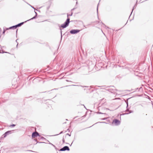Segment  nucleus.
Masks as SVG:
<instances>
[{
    "label": "nucleus",
    "mask_w": 153,
    "mask_h": 153,
    "mask_svg": "<svg viewBox=\"0 0 153 153\" xmlns=\"http://www.w3.org/2000/svg\"><path fill=\"white\" fill-rule=\"evenodd\" d=\"M112 123H114L116 126H118L120 124V122L119 120L117 119H115L113 120Z\"/></svg>",
    "instance_id": "1"
},
{
    "label": "nucleus",
    "mask_w": 153,
    "mask_h": 153,
    "mask_svg": "<svg viewBox=\"0 0 153 153\" xmlns=\"http://www.w3.org/2000/svg\"><path fill=\"white\" fill-rule=\"evenodd\" d=\"M80 31V30L77 29H73L71 30L70 31L71 33L72 34H76Z\"/></svg>",
    "instance_id": "2"
},
{
    "label": "nucleus",
    "mask_w": 153,
    "mask_h": 153,
    "mask_svg": "<svg viewBox=\"0 0 153 153\" xmlns=\"http://www.w3.org/2000/svg\"><path fill=\"white\" fill-rule=\"evenodd\" d=\"M69 150H70V149H69V147L68 146H65L62 148L60 149L59 150V151H65L66 150L69 151Z\"/></svg>",
    "instance_id": "3"
},
{
    "label": "nucleus",
    "mask_w": 153,
    "mask_h": 153,
    "mask_svg": "<svg viewBox=\"0 0 153 153\" xmlns=\"http://www.w3.org/2000/svg\"><path fill=\"white\" fill-rule=\"evenodd\" d=\"M12 131H9L6 132L4 134H3V136L4 137H5L7 135L12 133Z\"/></svg>",
    "instance_id": "4"
},
{
    "label": "nucleus",
    "mask_w": 153,
    "mask_h": 153,
    "mask_svg": "<svg viewBox=\"0 0 153 153\" xmlns=\"http://www.w3.org/2000/svg\"><path fill=\"white\" fill-rule=\"evenodd\" d=\"M68 19H67L66 21L63 24L67 26H68L70 22V19L68 18V15H67Z\"/></svg>",
    "instance_id": "5"
},
{
    "label": "nucleus",
    "mask_w": 153,
    "mask_h": 153,
    "mask_svg": "<svg viewBox=\"0 0 153 153\" xmlns=\"http://www.w3.org/2000/svg\"><path fill=\"white\" fill-rule=\"evenodd\" d=\"M39 133L38 132H37L36 131V132H33L32 133V137L34 138V137H36L37 136H39Z\"/></svg>",
    "instance_id": "6"
},
{
    "label": "nucleus",
    "mask_w": 153,
    "mask_h": 153,
    "mask_svg": "<svg viewBox=\"0 0 153 153\" xmlns=\"http://www.w3.org/2000/svg\"><path fill=\"white\" fill-rule=\"evenodd\" d=\"M17 27H16V25H14V26H12L11 27H10L9 28H7L6 29L8 30L9 29H15Z\"/></svg>",
    "instance_id": "7"
},
{
    "label": "nucleus",
    "mask_w": 153,
    "mask_h": 153,
    "mask_svg": "<svg viewBox=\"0 0 153 153\" xmlns=\"http://www.w3.org/2000/svg\"><path fill=\"white\" fill-rule=\"evenodd\" d=\"M24 23V22H22L16 25L17 27H20Z\"/></svg>",
    "instance_id": "8"
},
{
    "label": "nucleus",
    "mask_w": 153,
    "mask_h": 153,
    "mask_svg": "<svg viewBox=\"0 0 153 153\" xmlns=\"http://www.w3.org/2000/svg\"><path fill=\"white\" fill-rule=\"evenodd\" d=\"M67 27V26L64 25V24H62L61 26V27L63 28H65Z\"/></svg>",
    "instance_id": "9"
},
{
    "label": "nucleus",
    "mask_w": 153,
    "mask_h": 153,
    "mask_svg": "<svg viewBox=\"0 0 153 153\" xmlns=\"http://www.w3.org/2000/svg\"><path fill=\"white\" fill-rule=\"evenodd\" d=\"M126 112L129 111V113H127L126 114H128L129 113H131L132 112V111H129L128 110H126Z\"/></svg>",
    "instance_id": "10"
},
{
    "label": "nucleus",
    "mask_w": 153,
    "mask_h": 153,
    "mask_svg": "<svg viewBox=\"0 0 153 153\" xmlns=\"http://www.w3.org/2000/svg\"><path fill=\"white\" fill-rule=\"evenodd\" d=\"M36 15H35V16H34L31 19H30L27 20V21H29V20H32L33 19H35L36 18Z\"/></svg>",
    "instance_id": "11"
},
{
    "label": "nucleus",
    "mask_w": 153,
    "mask_h": 153,
    "mask_svg": "<svg viewBox=\"0 0 153 153\" xmlns=\"http://www.w3.org/2000/svg\"><path fill=\"white\" fill-rule=\"evenodd\" d=\"M4 52H5L3 51V50H0V53H3Z\"/></svg>",
    "instance_id": "12"
},
{
    "label": "nucleus",
    "mask_w": 153,
    "mask_h": 153,
    "mask_svg": "<svg viewBox=\"0 0 153 153\" xmlns=\"http://www.w3.org/2000/svg\"><path fill=\"white\" fill-rule=\"evenodd\" d=\"M15 126V125H14V124H13V125H11L10 126V127H14Z\"/></svg>",
    "instance_id": "13"
},
{
    "label": "nucleus",
    "mask_w": 153,
    "mask_h": 153,
    "mask_svg": "<svg viewBox=\"0 0 153 153\" xmlns=\"http://www.w3.org/2000/svg\"><path fill=\"white\" fill-rule=\"evenodd\" d=\"M135 5L134 6V8H133V9H132V12H131V13H132V11H133V10H134V8L135 7Z\"/></svg>",
    "instance_id": "14"
},
{
    "label": "nucleus",
    "mask_w": 153,
    "mask_h": 153,
    "mask_svg": "<svg viewBox=\"0 0 153 153\" xmlns=\"http://www.w3.org/2000/svg\"><path fill=\"white\" fill-rule=\"evenodd\" d=\"M50 144H51V145H52V146H53L54 147H55V146L53 144H52L51 143H50Z\"/></svg>",
    "instance_id": "15"
},
{
    "label": "nucleus",
    "mask_w": 153,
    "mask_h": 153,
    "mask_svg": "<svg viewBox=\"0 0 153 153\" xmlns=\"http://www.w3.org/2000/svg\"><path fill=\"white\" fill-rule=\"evenodd\" d=\"M34 12H35V13L36 16H37V13L36 12H35V11H34Z\"/></svg>",
    "instance_id": "16"
},
{
    "label": "nucleus",
    "mask_w": 153,
    "mask_h": 153,
    "mask_svg": "<svg viewBox=\"0 0 153 153\" xmlns=\"http://www.w3.org/2000/svg\"><path fill=\"white\" fill-rule=\"evenodd\" d=\"M72 86H78V85H72Z\"/></svg>",
    "instance_id": "17"
},
{
    "label": "nucleus",
    "mask_w": 153,
    "mask_h": 153,
    "mask_svg": "<svg viewBox=\"0 0 153 153\" xmlns=\"http://www.w3.org/2000/svg\"><path fill=\"white\" fill-rule=\"evenodd\" d=\"M5 31V30H4V31H3V33H4Z\"/></svg>",
    "instance_id": "18"
},
{
    "label": "nucleus",
    "mask_w": 153,
    "mask_h": 153,
    "mask_svg": "<svg viewBox=\"0 0 153 153\" xmlns=\"http://www.w3.org/2000/svg\"><path fill=\"white\" fill-rule=\"evenodd\" d=\"M100 123H106L105 122H100Z\"/></svg>",
    "instance_id": "19"
},
{
    "label": "nucleus",
    "mask_w": 153,
    "mask_h": 153,
    "mask_svg": "<svg viewBox=\"0 0 153 153\" xmlns=\"http://www.w3.org/2000/svg\"><path fill=\"white\" fill-rule=\"evenodd\" d=\"M67 134L68 135H69V136H71V135L70 134Z\"/></svg>",
    "instance_id": "20"
},
{
    "label": "nucleus",
    "mask_w": 153,
    "mask_h": 153,
    "mask_svg": "<svg viewBox=\"0 0 153 153\" xmlns=\"http://www.w3.org/2000/svg\"><path fill=\"white\" fill-rule=\"evenodd\" d=\"M63 140V143H64V141H64V139H63V140Z\"/></svg>",
    "instance_id": "21"
},
{
    "label": "nucleus",
    "mask_w": 153,
    "mask_h": 153,
    "mask_svg": "<svg viewBox=\"0 0 153 153\" xmlns=\"http://www.w3.org/2000/svg\"><path fill=\"white\" fill-rule=\"evenodd\" d=\"M31 7H32L35 10V8L34 7H32V6H31Z\"/></svg>",
    "instance_id": "22"
},
{
    "label": "nucleus",
    "mask_w": 153,
    "mask_h": 153,
    "mask_svg": "<svg viewBox=\"0 0 153 153\" xmlns=\"http://www.w3.org/2000/svg\"><path fill=\"white\" fill-rule=\"evenodd\" d=\"M72 15V13L71 14V15L70 16H71Z\"/></svg>",
    "instance_id": "23"
},
{
    "label": "nucleus",
    "mask_w": 153,
    "mask_h": 153,
    "mask_svg": "<svg viewBox=\"0 0 153 153\" xmlns=\"http://www.w3.org/2000/svg\"><path fill=\"white\" fill-rule=\"evenodd\" d=\"M62 31L61 30V34L62 35Z\"/></svg>",
    "instance_id": "24"
},
{
    "label": "nucleus",
    "mask_w": 153,
    "mask_h": 153,
    "mask_svg": "<svg viewBox=\"0 0 153 153\" xmlns=\"http://www.w3.org/2000/svg\"><path fill=\"white\" fill-rule=\"evenodd\" d=\"M74 8H73V9H72L71 10H74Z\"/></svg>",
    "instance_id": "25"
},
{
    "label": "nucleus",
    "mask_w": 153,
    "mask_h": 153,
    "mask_svg": "<svg viewBox=\"0 0 153 153\" xmlns=\"http://www.w3.org/2000/svg\"><path fill=\"white\" fill-rule=\"evenodd\" d=\"M18 45V43L17 44V45H16V47H17Z\"/></svg>",
    "instance_id": "26"
},
{
    "label": "nucleus",
    "mask_w": 153,
    "mask_h": 153,
    "mask_svg": "<svg viewBox=\"0 0 153 153\" xmlns=\"http://www.w3.org/2000/svg\"><path fill=\"white\" fill-rule=\"evenodd\" d=\"M141 88H142V87H141L140 88V89H141Z\"/></svg>",
    "instance_id": "27"
},
{
    "label": "nucleus",
    "mask_w": 153,
    "mask_h": 153,
    "mask_svg": "<svg viewBox=\"0 0 153 153\" xmlns=\"http://www.w3.org/2000/svg\"><path fill=\"white\" fill-rule=\"evenodd\" d=\"M128 103H127V107L128 106Z\"/></svg>",
    "instance_id": "28"
},
{
    "label": "nucleus",
    "mask_w": 153,
    "mask_h": 153,
    "mask_svg": "<svg viewBox=\"0 0 153 153\" xmlns=\"http://www.w3.org/2000/svg\"><path fill=\"white\" fill-rule=\"evenodd\" d=\"M97 12H98V8H97Z\"/></svg>",
    "instance_id": "29"
},
{
    "label": "nucleus",
    "mask_w": 153,
    "mask_h": 153,
    "mask_svg": "<svg viewBox=\"0 0 153 153\" xmlns=\"http://www.w3.org/2000/svg\"><path fill=\"white\" fill-rule=\"evenodd\" d=\"M17 30H16V33H17Z\"/></svg>",
    "instance_id": "30"
},
{
    "label": "nucleus",
    "mask_w": 153,
    "mask_h": 153,
    "mask_svg": "<svg viewBox=\"0 0 153 153\" xmlns=\"http://www.w3.org/2000/svg\"><path fill=\"white\" fill-rule=\"evenodd\" d=\"M62 133V132H61V133H60V134H61Z\"/></svg>",
    "instance_id": "31"
},
{
    "label": "nucleus",
    "mask_w": 153,
    "mask_h": 153,
    "mask_svg": "<svg viewBox=\"0 0 153 153\" xmlns=\"http://www.w3.org/2000/svg\"><path fill=\"white\" fill-rule=\"evenodd\" d=\"M142 86H143V85H142Z\"/></svg>",
    "instance_id": "32"
},
{
    "label": "nucleus",
    "mask_w": 153,
    "mask_h": 153,
    "mask_svg": "<svg viewBox=\"0 0 153 153\" xmlns=\"http://www.w3.org/2000/svg\"><path fill=\"white\" fill-rule=\"evenodd\" d=\"M67 86H71L70 85H68Z\"/></svg>",
    "instance_id": "33"
},
{
    "label": "nucleus",
    "mask_w": 153,
    "mask_h": 153,
    "mask_svg": "<svg viewBox=\"0 0 153 153\" xmlns=\"http://www.w3.org/2000/svg\"><path fill=\"white\" fill-rule=\"evenodd\" d=\"M100 114H102V113H100V112L99 113Z\"/></svg>",
    "instance_id": "34"
},
{
    "label": "nucleus",
    "mask_w": 153,
    "mask_h": 153,
    "mask_svg": "<svg viewBox=\"0 0 153 153\" xmlns=\"http://www.w3.org/2000/svg\"><path fill=\"white\" fill-rule=\"evenodd\" d=\"M107 29H108V27H107Z\"/></svg>",
    "instance_id": "35"
},
{
    "label": "nucleus",
    "mask_w": 153,
    "mask_h": 153,
    "mask_svg": "<svg viewBox=\"0 0 153 153\" xmlns=\"http://www.w3.org/2000/svg\"><path fill=\"white\" fill-rule=\"evenodd\" d=\"M27 21H25V22H27Z\"/></svg>",
    "instance_id": "36"
},
{
    "label": "nucleus",
    "mask_w": 153,
    "mask_h": 153,
    "mask_svg": "<svg viewBox=\"0 0 153 153\" xmlns=\"http://www.w3.org/2000/svg\"><path fill=\"white\" fill-rule=\"evenodd\" d=\"M27 21H25V22H27Z\"/></svg>",
    "instance_id": "37"
}]
</instances>
